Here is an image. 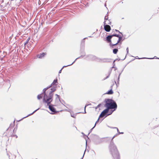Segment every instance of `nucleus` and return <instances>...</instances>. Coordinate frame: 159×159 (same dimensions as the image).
<instances>
[{"label":"nucleus","mask_w":159,"mask_h":159,"mask_svg":"<svg viewBox=\"0 0 159 159\" xmlns=\"http://www.w3.org/2000/svg\"><path fill=\"white\" fill-rule=\"evenodd\" d=\"M110 147L111 152H113L114 150L117 152V149L115 145H114V144L112 145L111 144Z\"/></svg>","instance_id":"obj_7"},{"label":"nucleus","mask_w":159,"mask_h":159,"mask_svg":"<svg viewBox=\"0 0 159 159\" xmlns=\"http://www.w3.org/2000/svg\"><path fill=\"white\" fill-rule=\"evenodd\" d=\"M57 80L56 79L54 80L53 82L51 84L50 87L54 86V85L56 86L57 85Z\"/></svg>","instance_id":"obj_9"},{"label":"nucleus","mask_w":159,"mask_h":159,"mask_svg":"<svg viewBox=\"0 0 159 159\" xmlns=\"http://www.w3.org/2000/svg\"><path fill=\"white\" fill-rule=\"evenodd\" d=\"M118 51V49L117 48H115L113 50V53L115 54H116L117 53Z\"/></svg>","instance_id":"obj_12"},{"label":"nucleus","mask_w":159,"mask_h":159,"mask_svg":"<svg viewBox=\"0 0 159 159\" xmlns=\"http://www.w3.org/2000/svg\"><path fill=\"white\" fill-rule=\"evenodd\" d=\"M115 30L116 32H119V33H120V31L118 30Z\"/></svg>","instance_id":"obj_17"},{"label":"nucleus","mask_w":159,"mask_h":159,"mask_svg":"<svg viewBox=\"0 0 159 159\" xmlns=\"http://www.w3.org/2000/svg\"><path fill=\"white\" fill-rule=\"evenodd\" d=\"M113 90H112V89H111L110 90L108 91L107 93H106V94H113Z\"/></svg>","instance_id":"obj_11"},{"label":"nucleus","mask_w":159,"mask_h":159,"mask_svg":"<svg viewBox=\"0 0 159 159\" xmlns=\"http://www.w3.org/2000/svg\"><path fill=\"white\" fill-rule=\"evenodd\" d=\"M43 90V93L44 95L43 99V101L48 105L52 101L53 92L56 90V89H55L50 90H48V88H47L44 89Z\"/></svg>","instance_id":"obj_1"},{"label":"nucleus","mask_w":159,"mask_h":159,"mask_svg":"<svg viewBox=\"0 0 159 159\" xmlns=\"http://www.w3.org/2000/svg\"><path fill=\"white\" fill-rule=\"evenodd\" d=\"M107 139H108V138H105V139L106 140H107Z\"/></svg>","instance_id":"obj_23"},{"label":"nucleus","mask_w":159,"mask_h":159,"mask_svg":"<svg viewBox=\"0 0 159 159\" xmlns=\"http://www.w3.org/2000/svg\"><path fill=\"white\" fill-rule=\"evenodd\" d=\"M61 70H62V69L61 70L59 71V73H61Z\"/></svg>","instance_id":"obj_20"},{"label":"nucleus","mask_w":159,"mask_h":159,"mask_svg":"<svg viewBox=\"0 0 159 159\" xmlns=\"http://www.w3.org/2000/svg\"><path fill=\"white\" fill-rule=\"evenodd\" d=\"M1 2H2V1H1Z\"/></svg>","instance_id":"obj_27"},{"label":"nucleus","mask_w":159,"mask_h":159,"mask_svg":"<svg viewBox=\"0 0 159 159\" xmlns=\"http://www.w3.org/2000/svg\"><path fill=\"white\" fill-rule=\"evenodd\" d=\"M46 54V52H43L42 53H40L37 55V57L39 58H42L44 57Z\"/></svg>","instance_id":"obj_8"},{"label":"nucleus","mask_w":159,"mask_h":159,"mask_svg":"<svg viewBox=\"0 0 159 159\" xmlns=\"http://www.w3.org/2000/svg\"><path fill=\"white\" fill-rule=\"evenodd\" d=\"M109 110H108V109L106 108L100 114L99 117L97 121H96V123L98 121L100 118H102L105 116L107 113L109 112Z\"/></svg>","instance_id":"obj_4"},{"label":"nucleus","mask_w":159,"mask_h":159,"mask_svg":"<svg viewBox=\"0 0 159 159\" xmlns=\"http://www.w3.org/2000/svg\"><path fill=\"white\" fill-rule=\"evenodd\" d=\"M29 41H28V40H26V42H25V44H27V43H28Z\"/></svg>","instance_id":"obj_16"},{"label":"nucleus","mask_w":159,"mask_h":159,"mask_svg":"<svg viewBox=\"0 0 159 159\" xmlns=\"http://www.w3.org/2000/svg\"><path fill=\"white\" fill-rule=\"evenodd\" d=\"M0 10L2 11H3L4 10V7H3V6L2 5H1L0 4Z\"/></svg>","instance_id":"obj_15"},{"label":"nucleus","mask_w":159,"mask_h":159,"mask_svg":"<svg viewBox=\"0 0 159 159\" xmlns=\"http://www.w3.org/2000/svg\"><path fill=\"white\" fill-rule=\"evenodd\" d=\"M44 94V93H42V94H41L42 95V94Z\"/></svg>","instance_id":"obj_25"},{"label":"nucleus","mask_w":159,"mask_h":159,"mask_svg":"<svg viewBox=\"0 0 159 159\" xmlns=\"http://www.w3.org/2000/svg\"><path fill=\"white\" fill-rule=\"evenodd\" d=\"M107 24H109L110 23L109 22L106 23V21H104V29L107 32H109L111 30V27L110 25H107Z\"/></svg>","instance_id":"obj_5"},{"label":"nucleus","mask_w":159,"mask_h":159,"mask_svg":"<svg viewBox=\"0 0 159 159\" xmlns=\"http://www.w3.org/2000/svg\"><path fill=\"white\" fill-rule=\"evenodd\" d=\"M30 39V37H29L28 39H27V40L28 41H29V40Z\"/></svg>","instance_id":"obj_18"},{"label":"nucleus","mask_w":159,"mask_h":159,"mask_svg":"<svg viewBox=\"0 0 159 159\" xmlns=\"http://www.w3.org/2000/svg\"><path fill=\"white\" fill-rule=\"evenodd\" d=\"M108 16H106L105 17V21H106V23H107V22L108 21L110 23L111 22L109 21L108 20Z\"/></svg>","instance_id":"obj_14"},{"label":"nucleus","mask_w":159,"mask_h":159,"mask_svg":"<svg viewBox=\"0 0 159 159\" xmlns=\"http://www.w3.org/2000/svg\"><path fill=\"white\" fill-rule=\"evenodd\" d=\"M30 39V37H29L28 39H27V40L28 41H29V40Z\"/></svg>","instance_id":"obj_19"},{"label":"nucleus","mask_w":159,"mask_h":159,"mask_svg":"<svg viewBox=\"0 0 159 159\" xmlns=\"http://www.w3.org/2000/svg\"><path fill=\"white\" fill-rule=\"evenodd\" d=\"M42 98V95L41 94H39L37 96V98L39 100L41 99Z\"/></svg>","instance_id":"obj_13"},{"label":"nucleus","mask_w":159,"mask_h":159,"mask_svg":"<svg viewBox=\"0 0 159 159\" xmlns=\"http://www.w3.org/2000/svg\"><path fill=\"white\" fill-rule=\"evenodd\" d=\"M49 108L50 110L53 112H56V111L55 109L51 105H49Z\"/></svg>","instance_id":"obj_10"},{"label":"nucleus","mask_w":159,"mask_h":159,"mask_svg":"<svg viewBox=\"0 0 159 159\" xmlns=\"http://www.w3.org/2000/svg\"><path fill=\"white\" fill-rule=\"evenodd\" d=\"M113 37V35H109L106 38V41L108 43H109L110 45L111 46V43L112 38Z\"/></svg>","instance_id":"obj_6"},{"label":"nucleus","mask_w":159,"mask_h":159,"mask_svg":"<svg viewBox=\"0 0 159 159\" xmlns=\"http://www.w3.org/2000/svg\"><path fill=\"white\" fill-rule=\"evenodd\" d=\"M105 102L106 103L105 107L107 108V109H108L109 110L110 109H114L113 111L109 112V113L107 115H109L111 114L112 112L115 110L117 107V105L116 102L111 99H105Z\"/></svg>","instance_id":"obj_2"},{"label":"nucleus","mask_w":159,"mask_h":159,"mask_svg":"<svg viewBox=\"0 0 159 159\" xmlns=\"http://www.w3.org/2000/svg\"><path fill=\"white\" fill-rule=\"evenodd\" d=\"M56 96H57V97L58 98H59V96H58V95H57V94H56Z\"/></svg>","instance_id":"obj_21"},{"label":"nucleus","mask_w":159,"mask_h":159,"mask_svg":"<svg viewBox=\"0 0 159 159\" xmlns=\"http://www.w3.org/2000/svg\"><path fill=\"white\" fill-rule=\"evenodd\" d=\"M113 37L112 38L111 47L113 48L115 46L118 44L120 45L119 48H120L121 47L120 45L121 44V43L120 42L122 40V37L121 36L116 34H113Z\"/></svg>","instance_id":"obj_3"},{"label":"nucleus","mask_w":159,"mask_h":159,"mask_svg":"<svg viewBox=\"0 0 159 159\" xmlns=\"http://www.w3.org/2000/svg\"><path fill=\"white\" fill-rule=\"evenodd\" d=\"M100 105H101V104H99V105H98V107L100 106Z\"/></svg>","instance_id":"obj_24"},{"label":"nucleus","mask_w":159,"mask_h":159,"mask_svg":"<svg viewBox=\"0 0 159 159\" xmlns=\"http://www.w3.org/2000/svg\"><path fill=\"white\" fill-rule=\"evenodd\" d=\"M83 156H83V157H83ZM82 158H82L81 159H82Z\"/></svg>","instance_id":"obj_26"},{"label":"nucleus","mask_w":159,"mask_h":159,"mask_svg":"<svg viewBox=\"0 0 159 159\" xmlns=\"http://www.w3.org/2000/svg\"><path fill=\"white\" fill-rule=\"evenodd\" d=\"M114 137H113V138L112 139H111V140H112V141L113 140V138H114Z\"/></svg>","instance_id":"obj_22"}]
</instances>
